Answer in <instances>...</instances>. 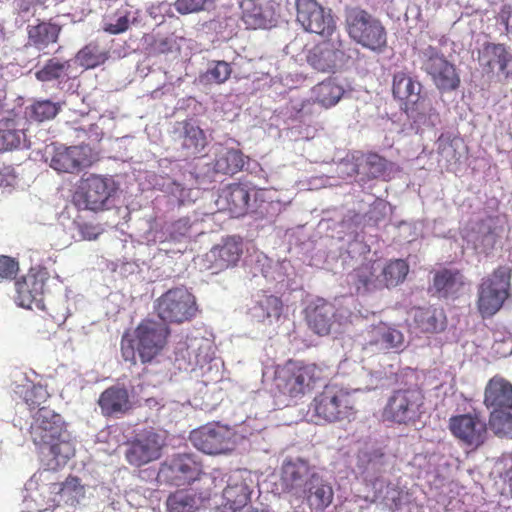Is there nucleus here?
Here are the masks:
<instances>
[{
    "instance_id": "obj_3",
    "label": "nucleus",
    "mask_w": 512,
    "mask_h": 512,
    "mask_svg": "<svg viewBox=\"0 0 512 512\" xmlns=\"http://www.w3.org/2000/svg\"><path fill=\"white\" fill-rule=\"evenodd\" d=\"M170 334L168 325L162 321L144 319L134 330V336L124 334L121 338V354L125 361L136 364V354L143 364L152 362L165 348Z\"/></svg>"
},
{
    "instance_id": "obj_4",
    "label": "nucleus",
    "mask_w": 512,
    "mask_h": 512,
    "mask_svg": "<svg viewBox=\"0 0 512 512\" xmlns=\"http://www.w3.org/2000/svg\"><path fill=\"white\" fill-rule=\"evenodd\" d=\"M316 424L350 421L356 415L353 395L337 384H327L315 395L310 404Z\"/></svg>"
},
{
    "instance_id": "obj_40",
    "label": "nucleus",
    "mask_w": 512,
    "mask_h": 512,
    "mask_svg": "<svg viewBox=\"0 0 512 512\" xmlns=\"http://www.w3.org/2000/svg\"><path fill=\"white\" fill-rule=\"evenodd\" d=\"M409 272V265L403 259L389 261L382 269L381 280L383 288L396 287L402 283Z\"/></svg>"
},
{
    "instance_id": "obj_62",
    "label": "nucleus",
    "mask_w": 512,
    "mask_h": 512,
    "mask_svg": "<svg viewBox=\"0 0 512 512\" xmlns=\"http://www.w3.org/2000/svg\"><path fill=\"white\" fill-rule=\"evenodd\" d=\"M255 512H265V511L261 510V511H255Z\"/></svg>"
},
{
    "instance_id": "obj_1",
    "label": "nucleus",
    "mask_w": 512,
    "mask_h": 512,
    "mask_svg": "<svg viewBox=\"0 0 512 512\" xmlns=\"http://www.w3.org/2000/svg\"><path fill=\"white\" fill-rule=\"evenodd\" d=\"M29 433L38 452L51 456L47 463L49 469L61 468L75 454L62 416L48 407L38 409L32 416Z\"/></svg>"
},
{
    "instance_id": "obj_51",
    "label": "nucleus",
    "mask_w": 512,
    "mask_h": 512,
    "mask_svg": "<svg viewBox=\"0 0 512 512\" xmlns=\"http://www.w3.org/2000/svg\"><path fill=\"white\" fill-rule=\"evenodd\" d=\"M74 225L77 228L82 240H96L98 236L101 235L104 231L100 224L84 221L79 218L74 221Z\"/></svg>"
},
{
    "instance_id": "obj_38",
    "label": "nucleus",
    "mask_w": 512,
    "mask_h": 512,
    "mask_svg": "<svg viewBox=\"0 0 512 512\" xmlns=\"http://www.w3.org/2000/svg\"><path fill=\"white\" fill-rule=\"evenodd\" d=\"M352 283L358 294H365L383 288L382 280L376 274L374 263H364L354 270Z\"/></svg>"
},
{
    "instance_id": "obj_45",
    "label": "nucleus",
    "mask_w": 512,
    "mask_h": 512,
    "mask_svg": "<svg viewBox=\"0 0 512 512\" xmlns=\"http://www.w3.org/2000/svg\"><path fill=\"white\" fill-rule=\"evenodd\" d=\"M130 14L127 9L116 10L113 15L105 17L103 30L111 35L126 32L130 27Z\"/></svg>"
},
{
    "instance_id": "obj_29",
    "label": "nucleus",
    "mask_w": 512,
    "mask_h": 512,
    "mask_svg": "<svg viewBox=\"0 0 512 512\" xmlns=\"http://www.w3.org/2000/svg\"><path fill=\"white\" fill-rule=\"evenodd\" d=\"M484 405L491 411L512 409V384L501 376L491 378L485 387Z\"/></svg>"
},
{
    "instance_id": "obj_54",
    "label": "nucleus",
    "mask_w": 512,
    "mask_h": 512,
    "mask_svg": "<svg viewBox=\"0 0 512 512\" xmlns=\"http://www.w3.org/2000/svg\"><path fill=\"white\" fill-rule=\"evenodd\" d=\"M19 271V263L12 257L0 256V279H13Z\"/></svg>"
},
{
    "instance_id": "obj_7",
    "label": "nucleus",
    "mask_w": 512,
    "mask_h": 512,
    "mask_svg": "<svg viewBox=\"0 0 512 512\" xmlns=\"http://www.w3.org/2000/svg\"><path fill=\"white\" fill-rule=\"evenodd\" d=\"M414 53L420 69L430 76L439 91L451 92L459 88L461 80L455 65L437 47L414 48Z\"/></svg>"
},
{
    "instance_id": "obj_26",
    "label": "nucleus",
    "mask_w": 512,
    "mask_h": 512,
    "mask_svg": "<svg viewBox=\"0 0 512 512\" xmlns=\"http://www.w3.org/2000/svg\"><path fill=\"white\" fill-rule=\"evenodd\" d=\"M480 63L487 72H496L504 78L512 77V52L504 44L489 43L484 46Z\"/></svg>"
},
{
    "instance_id": "obj_5",
    "label": "nucleus",
    "mask_w": 512,
    "mask_h": 512,
    "mask_svg": "<svg viewBox=\"0 0 512 512\" xmlns=\"http://www.w3.org/2000/svg\"><path fill=\"white\" fill-rule=\"evenodd\" d=\"M512 273L499 266L483 277L477 286L476 307L483 319L493 317L510 297Z\"/></svg>"
},
{
    "instance_id": "obj_41",
    "label": "nucleus",
    "mask_w": 512,
    "mask_h": 512,
    "mask_svg": "<svg viewBox=\"0 0 512 512\" xmlns=\"http://www.w3.org/2000/svg\"><path fill=\"white\" fill-rule=\"evenodd\" d=\"M283 311L281 299L274 295L263 296L253 307V315L259 321L275 318L279 319Z\"/></svg>"
},
{
    "instance_id": "obj_37",
    "label": "nucleus",
    "mask_w": 512,
    "mask_h": 512,
    "mask_svg": "<svg viewBox=\"0 0 512 512\" xmlns=\"http://www.w3.org/2000/svg\"><path fill=\"white\" fill-rule=\"evenodd\" d=\"M464 277L459 270L444 268L435 273L433 288L443 298H455L464 287Z\"/></svg>"
},
{
    "instance_id": "obj_56",
    "label": "nucleus",
    "mask_w": 512,
    "mask_h": 512,
    "mask_svg": "<svg viewBox=\"0 0 512 512\" xmlns=\"http://www.w3.org/2000/svg\"><path fill=\"white\" fill-rule=\"evenodd\" d=\"M174 41L169 37H162L155 39L152 44V49L155 53L166 54L173 50Z\"/></svg>"
},
{
    "instance_id": "obj_47",
    "label": "nucleus",
    "mask_w": 512,
    "mask_h": 512,
    "mask_svg": "<svg viewBox=\"0 0 512 512\" xmlns=\"http://www.w3.org/2000/svg\"><path fill=\"white\" fill-rule=\"evenodd\" d=\"M69 68L68 62H61L56 58L49 59L46 64L35 73L37 80L49 82L59 79L66 74Z\"/></svg>"
},
{
    "instance_id": "obj_49",
    "label": "nucleus",
    "mask_w": 512,
    "mask_h": 512,
    "mask_svg": "<svg viewBox=\"0 0 512 512\" xmlns=\"http://www.w3.org/2000/svg\"><path fill=\"white\" fill-rule=\"evenodd\" d=\"M49 396L45 387L42 385H33L25 391L24 401L31 410L36 408L40 409L43 407L41 405L48 400Z\"/></svg>"
},
{
    "instance_id": "obj_22",
    "label": "nucleus",
    "mask_w": 512,
    "mask_h": 512,
    "mask_svg": "<svg viewBox=\"0 0 512 512\" xmlns=\"http://www.w3.org/2000/svg\"><path fill=\"white\" fill-rule=\"evenodd\" d=\"M326 38L313 46L306 55L308 64L321 72L332 71L345 55L344 45L339 34Z\"/></svg>"
},
{
    "instance_id": "obj_33",
    "label": "nucleus",
    "mask_w": 512,
    "mask_h": 512,
    "mask_svg": "<svg viewBox=\"0 0 512 512\" xmlns=\"http://www.w3.org/2000/svg\"><path fill=\"white\" fill-rule=\"evenodd\" d=\"M301 495L306 498L310 508L322 511L332 503L334 492L328 482L316 473H313L308 484L302 490Z\"/></svg>"
},
{
    "instance_id": "obj_59",
    "label": "nucleus",
    "mask_w": 512,
    "mask_h": 512,
    "mask_svg": "<svg viewBox=\"0 0 512 512\" xmlns=\"http://www.w3.org/2000/svg\"><path fill=\"white\" fill-rule=\"evenodd\" d=\"M506 30L512 35V10L508 13L505 21Z\"/></svg>"
},
{
    "instance_id": "obj_31",
    "label": "nucleus",
    "mask_w": 512,
    "mask_h": 512,
    "mask_svg": "<svg viewBox=\"0 0 512 512\" xmlns=\"http://www.w3.org/2000/svg\"><path fill=\"white\" fill-rule=\"evenodd\" d=\"M412 328L419 333L434 334L445 329L446 316L434 307H418L412 310Z\"/></svg>"
},
{
    "instance_id": "obj_44",
    "label": "nucleus",
    "mask_w": 512,
    "mask_h": 512,
    "mask_svg": "<svg viewBox=\"0 0 512 512\" xmlns=\"http://www.w3.org/2000/svg\"><path fill=\"white\" fill-rule=\"evenodd\" d=\"M488 425L495 435L512 438V409L491 411Z\"/></svg>"
},
{
    "instance_id": "obj_36",
    "label": "nucleus",
    "mask_w": 512,
    "mask_h": 512,
    "mask_svg": "<svg viewBox=\"0 0 512 512\" xmlns=\"http://www.w3.org/2000/svg\"><path fill=\"white\" fill-rule=\"evenodd\" d=\"M242 20L248 29H266L275 22L274 11L256 0H243Z\"/></svg>"
},
{
    "instance_id": "obj_50",
    "label": "nucleus",
    "mask_w": 512,
    "mask_h": 512,
    "mask_svg": "<svg viewBox=\"0 0 512 512\" xmlns=\"http://www.w3.org/2000/svg\"><path fill=\"white\" fill-rule=\"evenodd\" d=\"M366 173L371 178L383 175L387 169V161L376 153H369L365 158Z\"/></svg>"
},
{
    "instance_id": "obj_16",
    "label": "nucleus",
    "mask_w": 512,
    "mask_h": 512,
    "mask_svg": "<svg viewBox=\"0 0 512 512\" xmlns=\"http://www.w3.org/2000/svg\"><path fill=\"white\" fill-rule=\"evenodd\" d=\"M448 429L463 445L477 449L488 438V426L480 412L454 415L449 418Z\"/></svg>"
},
{
    "instance_id": "obj_18",
    "label": "nucleus",
    "mask_w": 512,
    "mask_h": 512,
    "mask_svg": "<svg viewBox=\"0 0 512 512\" xmlns=\"http://www.w3.org/2000/svg\"><path fill=\"white\" fill-rule=\"evenodd\" d=\"M202 474V463L195 454L178 453L160 466L159 476L175 486L190 485Z\"/></svg>"
},
{
    "instance_id": "obj_30",
    "label": "nucleus",
    "mask_w": 512,
    "mask_h": 512,
    "mask_svg": "<svg viewBox=\"0 0 512 512\" xmlns=\"http://www.w3.org/2000/svg\"><path fill=\"white\" fill-rule=\"evenodd\" d=\"M344 93V88L332 78L318 83L312 88L313 102L310 100L303 101L301 108L298 110L299 117L302 118L304 111L309 109L313 103H318L325 109L335 106Z\"/></svg>"
},
{
    "instance_id": "obj_58",
    "label": "nucleus",
    "mask_w": 512,
    "mask_h": 512,
    "mask_svg": "<svg viewBox=\"0 0 512 512\" xmlns=\"http://www.w3.org/2000/svg\"><path fill=\"white\" fill-rule=\"evenodd\" d=\"M391 493L393 494V497L391 498L393 503L390 505L391 509H397L399 508L401 501L399 497V492L397 490H392Z\"/></svg>"
},
{
    "instance_id": "obj_21",
    "label": "nucleus",
    "mask_w": 512,
    "mask_h": 512,
    "mask_svg": "<svg viewBox=\"0 0 512 512\" xmlns=\"http://www.w3.org/2000/svg\"><path fill=\"white\" fill-rule=\"evenodd\" d=\"M243 254V241L238 236H227L205 255L206 268L217 274L237 265Z\"/></svg>"
},
{
    "instance_id": "obj_6",
    "label": "nucleus",
    "mask_w": 512,
    "mask_h": 512,
    "mask_svg": "<svg viewBox=\"0 0 512 512\" xmlns=\"http://www.w3.org/2000/svg\"><path fill=\"white\" fill-rule=\"evenodd\" d=\"M346 31L349 37L363 48L382 52L387 47V31L382 22L361 8L346 12Z\"/></svg>"
},
{
    "instance_id": "obj_28",
    "label": "nucleus",
    "mask_w": 512,
    "mask_h": 512,
    "mask_svg": "<svg viewBox=\"0 0 512 512\" xmlns=\"http://www.w3.org/2000/svg\"><path fill=\"white\" fill-rule=\"evenodd\" d=\"M177 140L185 159L197 158L205 150L208 141L203 129L192 121H183Z\"/></svg>"
},
{
    "instance_id": "obj_53",
    "label": "nucleus",
    "mask_w": 512,
    "mask_h": 512,
    "mask_svg": "<svg viewBox=\"0 0 512 512\" xmlns=\"http://www.w3.org/2000/svg\"><path fill=\"white\" fill-rule=\"evenodd\" d=\"M191 228L192 224L188 217L179 218L170 225V238L174 241H180L182 238L189 237Z\"/></svg>"
},
{
    "instance_id": "obj_12",
    "label": "nucleus",
    "mask_w": 512,
    "mask_h": 512,
    "mask_svg": "<svg viewBox=\"0 0 512 512\" xmlns=\"http://www.w3.org/2000/svg\"><path fill=\"white\" fill-rule=\"evenodd\" d=\"M197 312L196 298L185 287L169 289L157 302V313L164 323L181 324L192 320Z\"/></svg>"
},
{
    "instance_id": "obj_9",
    "label": "nucleus",
    "mask_w": 512,
    "mask_h": 512,
    "mask_svg": "<svg viewBox=\"0 0 512 512\" xmlns=\"http://www.w3.org/2000/svg\"><path fill=\"white\" fill-rule=\"evenodd\" d=\"M423 85L420 81L405 72L393 75L392 94L401 106V109L415 121H425L433 110L432 105L421 94Z\"/></svg>"
},
{
    "instance_id": "obj_48",
    "label": "nucleus",
    "mask_w": 512,
    "mask_h": 512,
    "mask_svg": "<svg viewBox=\"0 0 512 512\" xmlns=\"http://www.w3.org/2000/svg\"><path fill=\"white\" fill-rule=\"evenodd\" d=\"M232 68L226 61H215L214 66L209 68L202 76L201 81L206 83L223 84L231 76Z\"/></svg>"
},
{
    "instance_id": "obj_55",
    "label": "nucleus",
    "mask_w": 512,
    "mask_h": 512,
    "mask_svg": "<svg viewBox=\"0 0 512 512\" xmlns=\"http://www.w3.org/2000/svg\"><path fill=\"white\" fill-rule=\"evenodd\" d=\"M438 153L447 162H456L458 160V158L456 157V148L454 146L453 141L451 140L441 141L438 146Z\"/></svg>"
},
{
    "instance_id": "obj_13",
    "label": "nucleus",
    "mask_w": 512,
    "mask_h": 512,
    "mask_svg": "<svg viewBox=\"0 0 512 512\" xmlns=\"http://www.w3.org/2000/svg\"><path fill=\"white\" fill-rule=\"evenodd\" d=\"M165 437L153 428L144 429L126 442L125 460L140 468L162 457Z\"/></svg>"
},
{
    "instance_id": "obj_19",
    "label": "nucleus",
    "mask_w": 512,
    "mask_h": 512,
    "mask_svg": "<svg viewBox=\"0 0 512 512\" xmlns=\"http://www.w3.org/2000/svg\"><path fill=\"white\" fill-rule=\"evenodd\" d=\"M97 160V154L89 145H60L53 148L50 167L58 172L78 173L92 166Z\"/></svg>"
},
{
    "instance_id": "obj_43",
    "label": "nucleus",
    "mask_w": 512,
    "mask_h": 512,
    "mask_svg": "<svg viewBox=\"0 0 512 512\" xmlns=\"http://www.w3.org/2000/svg\"><path fill=\"white\" fill-rule=\"evenodd\" d=\"M60 111L58 103L50 100L36 101L26 108L25 114L29 120L43 122L53 119Z\"/></svg>"
},
{
    "instance_id": "obj_60",
    "label": "nucleus",
    "mask_w": 512,
    "mask_h": 512,
    "mask_svg": "<svg viewBox=\"0 0 512 512\" xmlns=\"http://www.w3.org/2000/svg\"><path fill=\"white\" fill-rule=\"evenodd\" d=\"M4 40H5V32H4L3 28L0 26V46L2 45Z\"/></svg>"
},
{
    "instance_id": "obj_2",
    "label": "nucleus",
    "mask_w": 512,
    "mask_h": 512,
    "mask_svg": "<svg viewBox=\"0 0 512 512\" xmlns=\"http://www.w3.org/2000/svg\"><path fill=\"white\" fill-rule=\"evenodd\" d=\"M324 370L314 363L288 360L276 367L271 393L277 406L296 405L324 382Z\"/></svg>"
},
{
    "instance_id": "obj_52",
    "label": "nucleus",
    "mask_w": 512,
    "mask_h": 512,
    "mask_svg": "<svg viewBox=\"0 0 512 512\" xmlns=\"http://www.w3.org/2000/svg\"><path fill=\"white\" fill-rule=\"evenodd\" d=\"M213 1L214 0H176L174 7L178 13L186 15L205 10L207 4Z\"/></svg>"
},
{
    "instance_id": "obj_34",
    "label": "nucleus",
    "mask_w": 512,
    "mask_h": 512,
    "mask_svg": "<svg viewBox=\"0 0 512 512\" xmlns=\"http://www.w3.org/2000/svg\"><path fill=\"white\" fill-rule=\"evenodd\" d=\"M336 308L333 304L319 300L307 309V323L309 328L319 336H326L331 332Z\"/></svg>"
},
{
    "instance_id": "obj_32",
    "label": "nucleus",
    "mask_w": 512,
    "mask_h": 512,
    "mask_svg": "<svg viewBox=\"0 0 512 512\" xmlns=\"http://www.w3.org/2000/svg\"><path fill=\"white\" fill-rule=\"evenodd\" d=\"M211 497L210 490L197 493L193 489H180L167 498L168 512H195Z\"/></svg>"
},
{
    "instance_id": "obj_42",
    "label": "nucleus",
    "mask_w": 512,
    "mask_h": 512,
    "mask_svg": "<svg viewBox=\"0 0 512 512\" xmlns=\"http://www.w3.org/2000/svg\"><path fill=\"white\" fill-rule=\"evenodd\" d=\"M108 57V51L100 49L96 42H90L77 53L79 64L86 69H92L104 64Z\"/></svg>"
},
{
    "instance_id": "obj_17",
    "label": "nucleus",
    "mask_w": 512,
    "mask_h": 512,
    "mask_svg": "<svg viewBox=\"0 0 512 512\" xmlns=\"http://www.w3.org/2000/svg\"><path fill=\"white\" fill-rule=\"evenodd\" d=\"M296 20L305 31L322 37L338 34L331 11H326L316 0H296Z\"/></svg>"
},
{
    "instance_id": "obj_20",
    "label": "nucleus",
    "mask_w": 512,
    "mask_h": 512,
    "mask_svg": "<svg viewBox=\"0 0 512 512\" xmlns=\"http://www.w3.org/2000/svg\"><path fill=\"white\" fill-rule=\"evenodd\" d=\"M42 496L44 504L40 506V512L62 506L75 507L84 498L85 489L78 477L68 476L64 482L47 485Z\"/></svg>"
},
{
    "instance_id": "obj_24",
    "label": "nucleus",
    "mask_w": 512,
    "mask_h": 512,
    "mask_svg": "<svg viewBox=\"0 0 512 512\" xmlns=\"http://www.w3.org/2000/svg\"><path fill=\"white\" fill-rule=\"evenodd\" d=\"M367 336L364 349L375 348L378 351L401 352L405 347L404 334L399 329L385 323L373 326L367 332Z\"/></svg>"
},
{
    "instance_id": "obj_14",
    "label": "nucleus",
    "mask_w": 512,
    "mask_h": 512,
    "mask_svg": "<svg viewBox=\"0 0 512 512\" xmlns=\"http://www.w3.org/2000/svg\"><path fill=\"white\" fill-rule=\"evenodd\" d=\"M189 440L197 450L208 455L226 454L235 447L234 431L219 423L206 424L193 430Z\"/></svg>"
},
{
    "instance_id": "obj_61",
    "label": "nucleus",
    "mask_w": 512,
    "mask_h": 512,
    "mask_svg": "<svg viewBox=\"0 0 512 512\" xmlns=\"http://www.w3.org/2000/svg\"><path fill=\"white\" fill-rule=\"evenodd\" d=\"M498 345H499L498 343H496V344L494 345V349L496 350V352H498V347H497Z\"/></svg>"
},
{
    "instance_id": "obj_11",
    "label": "nucleus",
    "mask_w": 512,
    "mask_h": 512,
    "mask_svg": "<svg viewBox=\"0 0 512 512\" xmlns=\"http://www.w3.org/2000/svg\"><path fill=\"white\" fill-rule=\"evenodd\" d=\"M264 190L249 188L242 183H232L221 189L216 206L218 211L227 212L231 217L239 218L258 208V201H263Z\"/></svg>"
},
{
    "instance_id": "obj_10",
    "label": "nucleus",
    "mask_w": 512,
    "mask_h": 512,
    "mask_svg": "<svg viewBox=\"0 0 512 512\" xmlns=\"http://www.w3.org/2000/svg\"><path fill=\"white\" fill-rule=\"evenodd\" d=\"M424 399V394L419 388L397 389L388 398L382 411V418L395 424L415 423L423 412Z\"/></svg>"
},
{
    "instance_id": "obj_23",
    "label": "nucleus",
    "mask_w": 512,
    "mask_h": 512,
    "mask_svg": "<svg viewBox=\"0 0 512 512\" xmlns=\"http://www.w3.org/2000/svg\"><path fill=\"white\" fill-rule=\"evenodd\" d=\"M312 474L307 461L301 458L285 460L280 470L282 491L301 496V492L308 484Z\"/></svg>"
},
{
    "instance_id": "obj_8",
    "label": "nucleus",
    "mask_w": 512,
    "mask_h": 512,
    "mask_svg": "<svg viewBox=\"0 0 512 512\" xmlns=\"http://www.w3.org/2000/svg\"><path fill=\"white\" fill-rule=\"evenodd\" d=\"M118 184L111 176L90 174L81 177L73 195L75 204L85 210L102 212L110 209Z\"/></svg>"
},
{
    "instance_id": "obj_39",
    "label": "nucleus",
    "mask_w": 512,
    "mask_h": 512,
    "mask_svg": "<svg viewBox=\"0 0 512 512\" xmlns=\"http://www.w3.org/2000/svg\"><path fill=\"white\" fill-rule=\"evenodd\" d=\"M61 32V26L52 22H40L28 27L30 42L36 47H47L56 43Z\"/></svg>"
},
{
    "instance_id": "obj_15",
    "label": "nucleus",
    "mask_w": 512,
    "mask_h": 512,
    "mask_svg": "<svg viewBox=\"0 0 512 512\" xmlns=\"http://www.w3.org/2000/svg\"><path fill=\"white\" fill-rule=\"evenodd\" d=\"M49 278L50 273L46 267H31L25 276L15 281L16 303L23 308L35 307L43 310L44 295L47 292L46 282Z\"/></svg>"
},
{
    "instance_id": "obj_35",
    "label": "nucleus",
    "mask_w": 512,
    "mask_h": 512,
    "mask_svg": "<svg viewBox=\"0 0 512 512\" xmlns=\"http://www.w3.org/2000/svg\"><path fill=\"white\" fill-rule=\"evenodd\" d=\"M249 158L239 149L219 146L216 149L212 169L215 173L234 175L243 170Z\"/></svg>"
},
{
    "instance_id": "obj_25",
    "label": "nucleus",
    "mask_w": 512,
    "mask_h": 512,
    "mask_svg": "<svg viewBox=\"0 0 512 512\" xmlns=\"http://www.w3.org/2000/svg\"><path fill=\"white\" fill-rule=\"evenodd\" d=\"M97 404L106 418H120L133 407L128 390L118 385L106 388L100 394Z\"/></svg>"
},
{
    "instance_id": "obj_46",
    "label": "nucleus",
    "mask_w": 512,
    "mask_h": 512,
    "mask_svg": "<svg viewBox=\"0 0 512 512\" xmlns=\"http://www.w3.org/2000/svg\"><path fill=\"white\" fill-rule=\"evenodd\" d=\"M24 138L23 130L16 129L13 120L6 122V127L0 128V152L18 148Z\"/></svg>"
},
{
    "instance_id": "obj_27",
    "label": "nucleus",
    "mask_w": 512,
    "mask_h": 512,
    "mask_svg": "<svg viewBox=\"0 0 512 512\" xmlns=\"http://www.w3.org/2000/svg\"><path fill=\"white\" fill-rule=\"evenodd\" d=\"M251 489L240 474L229 477L222 493L220 507L222 512H237L250 502Z\"/></svg>"
},
{
    "instance_id": "obj_57",
    "label": "nucleus",
    "mask_w": 512,
    "mask_h": 512,
    "mask_svg": "<svg viewBox=\"0 0 512 512\" xmlns=\"http://www.w3.org/2000/svg\"><path fill=\"white\" fill-rule=\"evenodd\" d=\"M13 118L14 114L6 109L5 96L0 92V122H10Z\"/></svg>"
}]
</instances>
